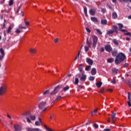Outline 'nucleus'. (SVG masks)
<instances>
[{"label": "nucleus", "instance_id": "nucleus-1", "mask_svg": "<svg viewBox=\"0 0 131 131\" xmlns=\"http://www.w3.org/2000/svg\"><path fill=\"white\" fill-rule=\"evenodd\" d=\"M125 59V55L122 53V52L119 53V54L116 56V58L115 59L116 64H119L122 62V61H124Z\"/></svg>", "mask_w": 131, "mask_h": 131}, {"label": "nucleus", "instance_id": "nucleus-2", "mask_svg": "<svg viewBox=\"0 0 131 131\" xmlns=\"http://www.w3.org/2000/svg\"><path fill=\"white\" fill-rule=\"evenodd\" d=\"M25 117L27 118V121L29 123H30L31 121L33 120V116L31 115L30 113L26 112L21 115V118H25Z\"/></svg>", "mask_w": 131, "mask_h": 131}, {"label": "nucleus", "instance_id": "nucleus-3", "mask_svg": "<svg viewBox=\"0 0 131 131\" xmlns=\"http://www.w3.org/2000/svg\"><path fill=\"white\" fill-rule=\"evenodd\" d=\"M92 38H93L92 47L93 49H96V47L98 42V37L96 35H93Z\"/></svg>", "mask_w": 131, "mask_h": 131}, {"label": "nucleus", "instance_id": "nucleus-4", "mask_svg": "<svg viewBox=\"0 0 131 131\" xmlns=\"http://www.w3.org/2000/svg\"><path fill=\"white\" fill-rule=\"evenodd\" d=\"M7 92V86L4 85L0 88V96H3Z\"/></svg>", "mask_w": 131, "mask_h": 131}, {"label": "nucleus", "instance_id": "nucleus-5", "mask_svg": "<svg viewBox=\"0 0 131 131\" xmlns=\"http://www.w3.org/2000/svg\"><path fill=\"white\" fill-rule=\"evenodd\" d=\"M62 85H58L57 86H56L53 92H51V95H55V94H57L58 93V92H59V89L61 88Z\"/></svg>", "mask_w": 131, "mask_h": 131}, {"label": "nucleus", "instance_id": "nucleus-6", "mask_svg": "<svg viewBox=\"0 0 131 131\" xmlns=\"http://www.w3.org/2000/svg\"><path fill=\"white\" fill-rule=\"evenodd\" d=\"M118 25L119 26V29L120 31H121V32L123 33L127 32L126 30L122 29L123 28V25L122 24H118Z\"/></svg>", "mask_w": 131, "mask_h": 131}, {"label": "nucleus", "instance_id": "nucleus-7", "mask_svg": "<svg viewBox=\"0 0 131 131\" xmlns=\"http://www.w3.org/2000/svg\"><path fill=\"white\" fill-rule=\"evenodd\" d=\"M0 53L1 54V55H0V60L2 61L4 59V57H5V50L3 48H1Z\"/></svg>", "mask_w": 131, "mask_h": 131}, {"label": "nucleus", "instance_id": "nucleus-8", "mask_svg": "<svg viewBox=\"0 0 131 131\" xmlns=\"http://www.w3.org/2000/svg\"><path fill=\"white\" fill-rule=\"evenodd\" d=\"M14 131H21L22 130V127L19 125H14Z\"/></svg>", "mask_w": 131, "mask_h": 131}, {"label": "nucleus", "instance_id": "nucleus-9", "mask_svg": "<svg viewBox=\"0 0 131 131\" xmlns=\"http://www.w3.org/2000/svg\"><path fill=\"white\" fill-rule=\"evenodd\" d=\"M45 106H46V102H40L38 105V107L39 109H43L45 108Z\"/></svg>", "mask_w": 131, "mask_h": 131}, {"label": "nucleus", "instance_id": "nucleus-10", "mask_svg": "<svg viewBox=\"0 0 131 131\" xmlns=\"http://www.w3.org/2000/svg\"><path fill=\"white\" fill-rule=\"evenodd\" d=\"M130 97H131V94L130 93L128 92V100H129L128 101H127V104H128V105L129 106V107H131V98H130Z\"/></svg>", "mask_w": 131, "mask_h": 131}, {"label": "nucleus", "instance_id": "nucleus-11", "mask_svg": "<svg viewBox=\"0 0 131 131\" xmlns=\"http://www.w3.org/2000/svg\"><path fill=\"white\" fill-rule=\"evenodd\" d=\"M86 61L87 62V63H88L89 65H93L94 63V61H93V60H92V59L89 57L86 58Z\"/></svg>", "mask_w": 131, "mask_h": 131}, {"label": "nucleus", "instance_id": "nucleus-12", "mask_svg": "<svg viewBox=\"0 0 131 131\" xmlns=\"http://www.w3.org/2000/svg\"><path fill=\"white\" fill-rule=\"evenodd\" d=\"M105 50L106 52H111L112 51V48L110 45H106L105 46Z\"/></svg>", "mask_w": 131, "mask_h": 131}, {"label": "nucleus", "instance_id": "nucleus-13", "mask_svg": "<svg viewBox=\"0 0 131 131\" xmlns=\"http://www.w3.org/2000/svg\"><path fill=\"white\" fill-rule=\"evenodd\" d=\"M86 79V76L85 74H83V73L82 74V76L80 77V80L82 81H84Z\"/></svg>", "mask_w": 131, "mask_h": 131}, {"label": "nucleus", "instance_id": "nucleus-14", "mask_svg": "<svg viewBox=\"0 0 131 131\" xmlns=\"http://www.w3.org/2000/svg\"><path fill=\"white\" fill-rule=\"evenodd\" d=\"M90 15L94 16L96 14V9H91L89 11Z\"/></svg>", "mask_w": 131, "mask_h": 131}, {"label": "nucleus", "instance_id": "nucleus-15", "mask_svg": "<svg viewBox=\"0 0 131 131\" xmlns=\"http://www.w3.org/2000/svg\"><path fill=\"white\" fill-rule=\"evenodd\" d=\"M91 74L92 75H96L97 74V70L96 68H93L91 70Z\"/></svg>", "mask_w": 131, "mask_h": 131}, {"label": "nucleus", "instance_id": "nucleus-16", "mask_svg": "<svg viewBox=\"0 0 131 131\" xmlns=\"http://www.w3.org/2000/svg\"><path fill=\"white\" fill-rule=\"evenodd\" d=\"M112 56L113 57H116L117 56V51L116 50H114L112 51Z\"/></svg>", "mask_w": 131, "mask_h": 131}, {"label": "nucleus", "instance_id": "nucleus-17", "mask_svg": "<svg viewBox=\"0 0 131 131\" xmlns=\"http://www.w3.org/2000/svg\"><path fill=\"white\" fill-rule=\"evenodd\" d=\"M101 23L102 25H107V20L105 19H101Z\"/></svg>", "mask_w": 131, "mask_h": 131}, {"label": "nucleus", "instance_id": "nucleus-18", "mask_svg": "<svg viewBox=\"0 0 131 131\" xmlns=\"http://www.w3.org/2000/svg\"><path fill=\"white\" fill-rule=\"evenodd\" d=\"M116 115V114L115 113H113L112 115L111 116L113 121H115L116 120V118H115V116Z\"/></svg>", "mask_w": 131, "mask_h": 131}, {"label": "nucleus", "instance_id": "nucleus-19", "mask_svg": "<svg viewBox=\"0 0 131 131\" xmlns=\"http://www.w3.org/2000/svg\"><path fill=\"white\" fill-rule=\"evenodd\" d=\"M112 18L113 19H116L117 18V13L116 12L113 13Z\"/></svg>", "mask_w": 131, "mask_h": 131}, {"label": "nucleus", "instance_id": "nucleus-20", "mask_svg": "<svg viewBox=\"0 0 131 131\" xmlns=\"http://www.w3.org/2000/svg\"><path fill=\"white\" fill-rule=\"evenodd\" d=\"M90 48H91V46H85L84 47V51L86 53L89 52V50Z\"/></svg>", "mask_w": 131, "mask_h": 131}, {"label": "nucleus", "instance_id": "nucleus-21", "mask_svg": "<svg viewBox=\"0 0 131 131\" xmlns=\"http://www.w3.org/2000/svg\"><path fill=\"white\" fill-rule=\"evenodd\" d=\"M23 25H24V23H23L19 25L18 28H21V29H26V27L23 26Z\"/></svg>", "mask_w": 131, "mask_h": 131}, {"label": "nucleus", "instance_id": "nucleus-22", "mask_svg": "<svg viewBox=\"0 0 131 131\" xmlns=\"http://www.w3.org/2000/svg\"><path fill=\"white\" fill-rule=\"evenodd\" d=\"M86 45L89 46V47H91V45H92V41H90L89 40V38H87L86 39Z\"/></svg>", "mask_w": 131, "mask_h": 131}, {"label": "nucleus", "instance_id": "nucleus-23", "mask_svg": "<svg viewBox=\"0 0 131 131\" xmlns=\"http://www.w3.org/2000/svg\"><path fill=\"white\" fill-rule=\"evenodd\" d=\"M101 85H102V82H97L96 83V86L97 88H101Z\"/></svg>", "mask_w": 131, "mask_h": 131}, {"label": "nucleus", "instance_id": "nucleus-24", "mask_svg": "<svg viewBox=\"0 0 131 131\" xmlns=\"http://www.w3.org/2000/svg\"><path fill=\"white\" fill-rule=\"evenodd\" d=\"M113 29L114 32L117 33V27L116 26H113Z\"/></svg>", "mask_w": 131, "mask_h": 131}, {"label": "nucleus", "instance_id": "nucleus-25", "mask_svg": "<svg viewBox=\"0 0 131 131\" xmlns=\"http://www.w3.org/2000/svg\"><path fill=\"white\" fill-rule=\"evenodd\" d=\"M69 89H70L69 86L67 85L63 88L62 91H63V92H67V91H68V90H69Z\"/></svg>", "mask_w": 131, "mask_h": 131}, {"label": "nucleus", "instance_id": "nucleus-26", "mask_svg": "<svg viewBox=\"0 0 131 131\" xmlns=\"http://www.w3.org/2000/svg\"><path fill=\"white\" fill-rule=\"evenodd\" d=\"M91 20H92L93 22L94 23L98 22V19L96 17H91Z\"/></svg>", "mask_w": 131, "mask_h": 131}, {"label": "nucleus", "instance_id": "nucleus-27", "mask_svg": "<svg viewBox=\"0 0 131 131\" xmlns=\"http://www.w3.org/2000/svg\"><path fill=\"white\" fill-rule=\"evenodd\" d=\"M78 82H79V80L78 78H76L75 79V82H74V84L75 85L78 84Z\"/></svg>", "mask_w": 131, "mask_h": 131}, {"label": "nucleus", "instance_id": "nucleus-28", "mask_svg": "<svg viewBox=\"0 0 131 131\" xmlns=\"http://www.w3.org/2000/svg\"><path fill=\"white\" fill-rule=\"evenodd\" d=\"M79 68H78V70L80 71V72H82V69H83V68L82 67V64H80Z\"/></svg>", "mask_w": 131, "mask_h": 131}, {"label": "nucleus", "instance_id": "nucleus-29", "mask_svg": "<svg viewBox=\"0 0 131 131\" xmlns=\"http://www.w3.org/2000/svg\"><path fill=\"white\" fill-rule=\"evenodd\" d=\"M96 31H97V33L98 34H99V35H102L103 33L102 32V31H101V30H100L99 29H96Z\"/></svg>", "mask_w": 131, "mask_h": 131}, {"label": "nucleus", "instance_id": "nucleus-30", "mask_svg": "<svg viewBox=\"0 0 131 131\" xmlns=\"http://www.w3.org/2000/svg\"><path fill=\"white\" fill-rule=\"evenodd\" d=\"M114 43L116 45V46H118V41L116 39H114L113 40Z\"/></svg>", "mask_w": 131, "mask_h": 131}, {"label": "nucleus", "instance_id": "nucleus-31", "mask_svg": "<svg viewBox=\"0 0 131 131\" xmlns=\"http://www.w3.org/2000/svg\"><path fill=\"white\" fill-rule=\"evenodd\" d=\"M12 30V26H10L7 29V33H10Z\"/></svg>", "mask_w": 131, "mask_h": 131}, {"label": "nucleus", "instance_id": "nucleus-32", "mask_svg": "<svg viewBox=\"0 0 131 131\" xmlns=\"http://www.w3.org/2000/svg\"><path fill=\"white\" fill-rule=\"evenodd\" d=\"M114 33V30H108L107 31V34H112Z\"/></svg>", "mask_w": 131, "mask_h": 131}, {"label": "nucleus", "instance_id": "nucleus-33", "mask_svg": "<svg viewBox=\"0 0 131 131\" xmlns=\"http://www.w3.org/2000/svg\"><path fill=\"white\" fill-rule=\"evenodd\" d=\"M14 4V0H10L9 2V5L10 6H13Z\"/></svg>", "mask_w": 131, "mask_h": 131}, {"label": "nucleus", "instance_id": "nucleus-34", "mask_svg": "<svg viewBox=\"0 0 131 131\" xmlns=\"http://www.w3.org/2000/svg\"><path fill=\"white\" fill-rule=\"evenodd\" d=\"M91 66H87L86 68H85V70L86 71H90V70L91 69Z\"/></svg>", "mask_w": 131, "mask_h": 131}, {"label": "nucleus", "instance_id": "nucleus-35", "mask_svg": "<svg viewBox=\"0 0 131 131\" xmlns=\"http://www.w3.org/2000/svg\"><path fill=\"white\" fill-rule=\"evenodd\" d=\"M40 122L39 121H37L35 122V124L37 126H39V125H40Z\"/></svg>", "mask_w": 131, "mask_h": 131}, {"label": "nucleus", "instance_id": "nucleus-36", "mask_svg": "<svg viewBox=\"0 0 131 131\" xmlns=\"http://www.w3.org/2000/svg\"><path fill=\"white\" fill-rule=\"evenodd\" d=\"M113 71L114 73H115V74H117V73L119 72V71L118 70V69H114Z\"/></svg>", "mask_w": 131, "mask_h": 131}, {"label": "nucleus", "instance_id": "nucleus-37", "mask_svg": "<svg viewBox=\"0 0 131 131\" xmlns=\"http://www.w3.org/2000/svg\"><path fill=\"white\" fill-rule=\"evenodd\" d=\"M0 122L1 124H3V125H4V124H5V123L6 122V120L5 119H1Z\"/></svg>", "mask_w": 131, "mask_h": 131}, {"label": "nucleus", "instance_id": "nucleus-38", "mask_svg": "<svg viewBox=\"0 0 131 131\" xmlns=\"http://www.w3.org/2000/svg\"><path fill=\"white\" fill-rule=\"evenodd\" d=\"M107 7H108L109 9H112V7H113V5H112V4L111 3L108 4H107Z\"/></svg>", "mask_w": 131, "mask_h": 131}, {"label": "nucleus", "instance_id": "nucleus-39", "mask_svg": "<svg viewBox=\"0 0 131 131\" xmlns=\"http://www.w3.org/2000/svg\"><path fill=\"white\" fill-rule=\"evenodd\" d=\"M114 61V59L113 58H110L107 59L108 63H112Z\"/></svg>", "mask_w": 131, "mask_h": 131}, {"label": "nucleus", "instance_id": "nucleus-40", "mask_svg": "<svg viewBox=\"0 0 131 131\" xmlns=\"http://www.w3.org/2000/svg\"><path fill=\"white\" fill-rule=\"evenodd\" d=\"M84 13L85 16H88V9H86V8H84Z\"/></svg>", "mask_w": 131, "mask_h": 131}, {"label": "nucleus", "instance_id": "nucleus-41", "mask_svg": "<svg viewBox=\"0 0 131 131\" xmlns=\"http://www.w3.org/2000/svg\"><path fill=\"white\" fill-rule=\"evenodd\" d=\"M89 80H91V81H93V80H95V77L93 76H90L89 78Z\"/></svg>", "mask_w": 131, "mask_h": 131}, {"label": "nucleus", "instance_id": "nucleus-42", "mask_svg": "<svg viewBox=\"0 0 131 131\" xmlns=\"http://www.w3.org/2000/svg\"><path fill=\"white\" fill-rule=\"evenodd\" d=\"M33 131H42V130L40 128H33Z\"/></svg>", "mask_w": 131, "mask_h": 131}, {"label": "nucleus", "instance_id": "nucleus-43", "mask_svg": "<svg viewBox=\"0 0 131 131\" xmlns=\"http://www.w3.org/2000/svg\"><path fill=\"white\" fill-rule=\"evenodd\" d=\"M111 83L113 84H115V83H116V80H115V79L113 78L111 81Z\"/></svg>", "mask_w": 131, "mask_h": 131}, {"label": "nucleus", "instance_id": "nucleus-44", "mask_svg": "<svg viewBox=\"0 0 131 131\" xmlns=\"http://www.w3.org/2000/svg\"><path fill=\"white\" fill-rule=\"evenodd\" d=\"M94 126L95 127V128H98L99 127V125L96 123H94Z\"/></svg>", "mask_w": 131, "mask_h": 131}, {"label": "nucleus", "instance_id": "nucleus-45", "mask_svg": "<svg viewBox=\"0 0 131 131\" xmlns=\"http://www.w3.org/2000/svg\"><path fill=\"white\" fill-rule=\"evenodd\" d=\"M27 131H33V129L32 128L27 127Z\"/></svg>", "mask_w": 131, "mask_h": 131}, {"label": "nucleus", "instance_id": "nucleus-46", "mask_svg": "<svg viewBox=\"0 0 131 131\" xmlns=\"http://www.w3.org/2000/svg\"><path fill=\"white\" fill-rule=\"evenodd\" d=\"M58 42H59V38H58L54 39L55 43H58Z\"/></svg>", "mask_w": 131, "mask_h": 131}, {"label": "nucleus", "instance_id": "nucleus-47", "mask_svg": "<svg viewBox=\"0 0 131 131\" xmlns=\"http://www.w3.org/2000/svg\"><path fill=\"white\" fill-rule=\"evenodd\" d=\"M125 35H128V36H130L131 37V33L130 32H127L125 33Z\"/></svg>", "mask_w": 131, "mask_h": 131}, {"label": "nucleus", "instance_id": "nucleus-48", "mask_svg": "<svg viewBox=\"0 0 131 131\" xmlns=\"http://www.w3.org/2000/svg\"><path fill=\"white\" fill-rule=\"evenodd\" d=\"M129 64H128V63H125L124 64V68H126V67H127Z\"/></svg>", "mask_w": 131, "mask_h": 131}, {"label": "nucleus", "instance_id": "nucleus-49", "mask_svg": "<svg viewBox=\"0 0 131 131\" xmlns=\"http://www.w3.org/2000/svg\"><path fill=\"white\" fill-rule=\"evenodd\" d=\"M85 29H86L87 32H88V33H89L91 32V29H90V28H85Z\"/></svg>", "mask_w": 131, "mask_h": 131}, {"label": "nucleus", "instance_id": "nucleus-50", "mask_svg": "<svg viewBox=\"0 0 131 131\" xmlns=\"http://www.w3.org/2000/svg\"><path fill=\"white\" fill-rule=\"evenodd\" d=\"M20 32H21V31H20V30H19L18 29H17L15 30V33H20Z\"/></svg>", "mask_w": 131, "mask_h": 131}, {"label": "nucleus", "instance_id": "nucleus-51", "mask_svg": "<svg viewBox=\"0 0 131 131\" xmlns=\"http://www.w3.org/2000/svg\"><path fill=\"white\" fill-rule=\"evenodd\" d=\"M21 6H20L19 7H18L17 10L16 11V14H18V13H19V11H20V9H21Z\"/></svg>", "mask_w": 131, "mask_h": 131}, {"label": "nucleus", "instance_id": "nucleus-52", "mask_svg": "<svg viewBox=\"0 0 131 131\" xmlns=\"http://www.w3.org/2000/svg\"><path fill=\"white\" fill-rule=\"evenodd\" d=\"M120 2H125V3H127L129 2V0H119Z\"/></svg>", "mask_w": 131, "mask_h": 131}, {"label": "nucleus", "instance_id": "nucleus-53", "mask_svg": "<svg viewBox=\"0 0 131 131\" xmlns=\"http://www.w3.org/2000/svg\"><path fill=\"white\" fill-rule=\"evenodd\" d=\"M54 116H55L54 114H50V119H52L53 118H54Z\"/></svg>", "mask_w": 131, "mask_h": 131}, {"label": "nucleus", "instance_id": "nucleus-54", "mask_svg": "<svg viewBox=\"0 0 131 131\" xmlns=\"http://www.w3.org/2000/svg\"><path fill=\"white\" fill-rule=\"evenodd\" d=\"M80 53V52H79L78 53V55H77V56L76 57L75 60H76V59H78V58H79V54Z\"/></svg>", "mask_w": 131, "mask_h": 131}, {"label": "nucleus", "instance_id": "nucleus-55", "mask_svg": "<svg viewBox=\"0 0 131 131\" xmlns=\"http://www.w3.org/2000/svg\"><path fill=\"white\" fill-rule=\"evenodd\" d=\"M49 90H47L43 92V95H47V94H49Z\"/></svg>", "mask_w": 131, "mask_h": 131}, {"label": "nucleus", "instance_id": "nucleus-56", "mask_svg": "<svg viewBox=\"0 0 131 131\" xmlns=\"http://www.w3.org/2000/svg\"><path fill=\"white\" fill-rule=\"evenodd\" d=\"M62 99V96H59L58 98H56V100H61Z\"/></svg>", "mask_w": 131, "mask_h": 131}, {"label": "nucleus", "instance_id": "nucleus-57", "mask_svg": "<svg viewBox=\"0 0 131 131\" xmlns=\"http://www.w3.org/2000/svg\"><path fill=\"white\" fill-rule=\"evenodd\" d=\"M7 116L9 119H10V120H12V117H11L9 114H8Z\"/></svg>", "mask_w": 131, "mask_h": 131}, {"label": "nucleus", "instance_id": "nucleus-58", "mask_svg": "<svg viewBox=\"0 0 131 131\" xmlns=\"http://www.w3.org/2000/svg\"><path fill=\"white\" fill-rule=\"evenodd\" d=\"M25 25H26V26H28V25H29V22L28 21H25Z\"/></svg>", "mask_w": 131, "mask_h": 131}, {"label": "nucleus", "instance_id": "nucleus-59", "mask_svg": "<svg viewBox=\"0 0 131 131\" xmlns=\"http://www.w3.org/2000/svg\"><path fill=\"white\" fill-rule=\"evenodd\" d=\"M100 51H101V52H104V51H105V49H104V48H102L100 49Z\"/></svg>", "mask_w": 131, "mask_h": 131}, {"label": "nucleus", "instance_id": "nucleus-60", "mask_svg": "<svg viewBox=\"0 0 131 131\" xmlns=\"http://www.w3.org/2000/svg\"><path fill=\"white\" fill-rule=\"evenodd\" d=\"M127 84L129 85V86H131V81H128Z\"/></svg>", "mask_w": 131, "mask_h": 131}, {"label": "nucleus", "instance_id": "nucleus-61", "mask_svg": "<svg viewBox=\"0 0 131 131\" xmlns=\"http://www.w3.org/2000/svg\"><path fill=\"white\" fill-rule=\"evenodd\" d=\"M112 3L114 4H116V0H112Z\"/></svg>", "mask_w": 131, "mask_h": 131}, {"label": "nucleus", "instance_id": "nucleus-62", "mask_svg": "<svg viewBox=\"0 0 131 131\" xmlns=\"http://www.w3.org/2000/svg\"><path fill=\"white\" fill-rule=\"evenodd\" d=\"M104 131H110V129L109 128L104 129Z\"/></svg>", "mask_w": 131, "mask_h": 131}, {"label": "nucleus", "instance_id": "nucleus-63", "mask_svg": "<svg viewBox=\"0 0 131 131\" xmlns=\"http://www.w3.org/2000/svg\"><path fill=\"white\" fill-rule=\"evenodd\" d=\"M80 76H81L80 74H78L77 75V77H80Z\"/></svg>", "mask_w": 131, "mask_h": 131}, {"label": "nucleus", "instance_id": "nucleus-64", "mask_svg": "<svg viewBox=\"0 0 131 131\" xmlns=\"http://www.w3.org/2000/svg\"><path fill=\"white\" fill-rule=\"evenodd\" d=\"M128 19H131V15H129V16H128Z\"/></svg>", "mask_w": 131, "mask_h": 131}]
</instances>
